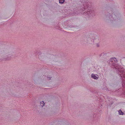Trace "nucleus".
I'll return each mask as SVG.
<instances>
[{
	"label": "nucleus",
	"instance_id": "1",
	"mask_svg": "<svg viewBox=\"0 0 125 125\" xmlns=\"http://www.w3.org/2000/svg\"><path fill=\"white\" fill-rule=\"evenodd\" d=\"M115 59V57L111 58L109 60L104 57L100 61L101 62L104 63H108L111 67L114 69V70L117 74H118L122 79V89L123 91L125 93V70L123 67H120L117 64V61H115L114 59Z\"/></svg>",
	"mask_w": 125,
	"mask_h": 125
},
{
	"label": "nucleus",
	"instance_id": "2",
	"mask_svg": "<svg viewBox=\"0 0 125 125\" xmlns=\"http://www.w3.org/2000/svg\"><path fill=\"white\" fill-rule=\"evenodd\" d=\"M83 5L84 8L83 9H81V10L83 11H84L85 10H86L84 12L83 14L85 15V17L86 18H88L91 16H93L95 15V12L94 10L90 9L89 10V7H90L88 3L86 2H83Z\"/></svg>",
	"mask_w": 125,
	"mask_h": 125
},
{
	"label": "nucleus",
	"instance_id": "3",
	"mask_svg": "<svg viewBox=\"0 0 125 125\" xmlns=\"http://www.w3.org/2000/svg\"><path fill=\"white\" fill-rule=\"evenodd\" d=\"M107 10L105 12L106 13L105 14L106 20L109 21L113 20L114 19L111 14V13L112 14L113 9L110 7H109Z\"/></svg>",
	"mask_w": 125,
	"mask_h": 125
},
{
	"label": "nucleus",
	"instance_id": "4",
	"mask_svg": "<svg viewBox=\"0 0 125 125\" xmlns=\"http://www.w3.org/2000/svg\"><path fill=\"white\" fill-rule=\"evenodd\" d=\"M12 55L9 54L6 56H3L1 59L0 58V61H8L11 60L13 57Z\"/></svg>",
	"mask_w": 125,
	"mask_h": 125
},
{
	"label": "nucleus",
	"instance_id": "5",
	"mask_svg": "<svg viewBox=\"0 0 125 125\" xmlns=\"http://www.w3.org/2000/svg\"><path fill=\"white\" fill-rule=\"evenodd\" d=\"M64 24L65 26L70 28L74 27V26L72 25L73 23L70 20H67L65 21L64 23Z\"/></svg>",
	"mask_w": 125,
	"mask_h": 125
},
{
	"label": "nucleus",
	"instance_id": "6",
	"mask_svg": "<svg viewBox=\"0 0 125 125\" xmlns=\"http://www.w3.org/2000/svg\"><path fill=\"white\" fill-rule=\"evenodd\" d=\"M56 57L63 59L65 57L64 54L62 52H59L57 53L55 55Z\"/></svg>",
	"mask_w": 125,
	"mask_h": 125
},
{
	"label": "nucleus",
	"instance_id": "7",
	"mask_svg": "<svg viewBox=\"0 0 125 125\" xmlns=\"http://www.w3.org/2000/svg\"><path fill=\"white\" fill-rule=\"evenodd\" d=\"M91 77L94 79L97 80L99 78V76L97 74L96 75L93 74H92L91 75Z\"/></svg>",
	"mask_w": 125,
	"mask_h": 125
},
{
	"label": "nucleus",
	"instance_id": "8",
	"mask_svg": "<svg viewBox=\"0 0 125 125\" xmlns=\"http://www.w3.org/2000/svg\"><path fill=\"white\" fill-rule=\"evenodd\" d=\"M109 54V52L104 53V52H103L102 53L100 54H99V56L100 57L102 56L103 57H106V56L107 54Z\"/></svg>",
	"mask_w": 125,
	"mask_h": 125
},
{
	"label": "nucleus",
	"instance_id": "9",
	"mask_svg": "<svg viewBox=\"0 0 125 125\" xmlns=\"http://www.w3.org/2000/svg\"><path fill=\"white\" fill-rule=\"evenodd\" d=\"M42 54H39L38 55V58L41 61H42L44 58Z\"/></svg>",
	"mask_w": 125,
	"mask_h": 125
},
{
	"label": "nucleus",
	"instance_id": "10",
	"mask_svg": "<svg viewBox=\"0 0 125 125\" xmlns=\"http://www.w3.org/2000/svg\"><path fill=\"white\" fill-rule=\"evenodd\" d=\"M94 121H95V122H97L99 120V117L98 116H95V117H94Z\"/></svg>",
	"mask_w": 125,
	"mask_h": 125
},
{
	"label": "nucleus",
	"instance_id": "11",
	"mask_svg": "<svg viewBox=\"0 0 125 125\" xmlns=\"http://www.w3.org/2000/svg\"><path fill=\"white\" fill-rule=\"evenodd\" d=\"M34 53H35L36 54L38 55H39V54H42L41 52L39 51L36 50L34 52Z\"/></svg>",
	"mask_w": 125,
	"mask_h": 125
},
{
	"label": "nucleus",
	"instance_id": "12",
	"mask_svg": "<svg viewBox=\"0 0 125 125\" xmlns=\"http://www.w3.org/2000/svg\"><path fill=\"white\" fill-rule=\"evenodd\" d=\"M118 112L120 115H123L124 114V113L120 109L119 110Z\"/></svg>",
	"mask_w": 125,
	"mask_h": 125
},
{
	"label": "nucleus",
	"instance_id": "13",
	"mask_svg": "<svg viewBox=\"0 0 125 125\" xmlns=\"http://www.w3.org/2000/svg\"><path fill=\"white\" fill-rule=\"evenodd\" d=\"M59 3L60 4H63L65 1V0H59Z\"/></svg>",
	"mask_w": 125,
	"mask_h": 125
},
{
	"label": "nucleus",
	"instance_id": "14",
	"mask_svg": "<svg viewBox=\"0 0 125 125\" xmlns=\"http://www.w3.org/2000/svg\"><path fill=\"white\" fill-rule=\"evenodd\" d=\"M40 104L41 105L42 107L45 104L44 102L43 101L41 102Z\"/></svg>",
	"mask_w": 125,
	"mask_h": 125
},
{
	"label": "nucleus",
	"instance_id": "15",
	"mask_svg": "<svg viewBox=\"0 0 125 125\" xmlns=\"http://www.w3.org/2000/svg\"><path fill=\"white\" fill-rule=\"evenodd\" d=\"M113 102L112 101H111L109 102L108 103V104H110V105H112L113 104Z\"/></svg>",
	"mask_w": 125,
	"mask_h": 125
},
{
	"label": "nucleus",
	"instance_id": "16",
	"mask_svg": "<svg viewBox=\"0 0 125 125\" xmlns=\"http://www.w3.org/2000/svg\"><path fill=\"white\" fill-rule=\"evenodd\" d=\"M52 78V77H47V78L48 79L49 78V80H50L51 79V78Z\"/></svg>",
	"mask_w": 125,
	"mask_h": 125
},
{
	"label": "nucleus",
	"instance_id": "17",
	"mask_svg": "<svg viewBox=\"0 0 125 125\" xmlns=\"http://www.w3.org/2000/svg\"><path fill=\"white\" fill-rule=\"evenodd\" d=\"M86 2L85 1H84V2ZM86 2H87L86 1ZM88 4L89 5H90V6H89V7H90L89 8H90V5H91V4H90V5H89V3H88Z\"/></svg>",
	"mask_w": 125,
	"mask_h": 125
},
{
	"label": "nucleus",
	"instance_id": "18",
	"mask_svg": "<svg viewBox=\"0 0 125 125\" xmlns=\"http://www.w3.org/2000/svg\"><path fill=\"white\" fill-rule=\"evenodd\" d=\"M86 2L85 1H84V2ZM86 2H87L86 1ZM88 4L89 5H90V6H89V7H90L89 8H90V5H91V4H90V5H89V3H88Z\"/></svg>",
	"mask_w": 125,
	"mask_h": 125
},
{
	"label": "nucleus",
	"instance_id": "19",
	"mask_svg": "<svg viewBox=\"0 0 125 125\" xmlns=\"http://www.w3.org/2000/svg\"><path fill=\"white\" fill-rule=\"evenodd\" d=\"M1 106H0V107H1Z\"/></svg>",
	"mask_w": 125,
	"mask_h": 125
}]
</instances>
